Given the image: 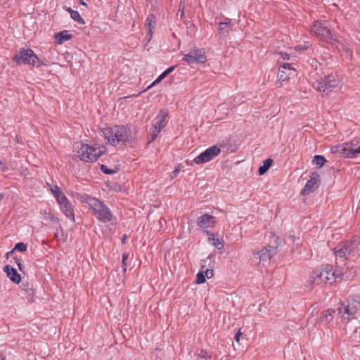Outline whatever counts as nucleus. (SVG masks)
<instances>
[{"mask_svg": "<svg viewBox=\"0 0 360 360\" xmlns=\"http://www.w3.org/2000/svg\"><path fill=\"white\" fill-rule=\"evenodd\" d=\"M1 199H2V197H1V196H0V201L1 200Z\"/></svg>", "mask_w": 360, "mask_h": 360, "instance_id": "nucleus-50", "label": "nucleus"}, {"mask_svg": "<svg viewBox=\"0 0 360 360\" xmlns=\"http://www.w3.org/2000/svg\"><path fill=\"white\" fill-rule=\"evenodd\" d=\"M54 39L58 44H62L72 38V35L67 30H64L54 34Z\"/></svg>", "mask_w": 360, "mask_h": 360, "instance_id": "nucleus-19", "label": "nucleus"}, {"mask_svg": "<svg viewBox=\"0 0 360 360\" xmlns=\"http://www.w3.org/2000/svg\"><path fill=\"white\" fill-rule=\"evenodd\" d=\"M326 162V160L323 155H315L312 160L313 164L319 167H322Z\"/></svg>", "mask_w": 360, "mask_h": 360, "instance_id": "nucleus-26", "label": "nucleus"}, {"mask_svg": "<svg viewBox=\"0 0 360 360\" xmlns=\"http://www.w3.org/2000/svg\"><path fill=\"white\" fill-rule=\"evenodd\" d=\"M306 49V46H301V45H300V46H296L295 47V50H302V49Z\"/></svg>", "mask_w": 360, "mask_h": 360, "instance_id": "nucleus-43", "label": "nucleus"}, {"mask_svg": "<svg viewBox=\"0 0 360 360\" xmlns=\"http://www.w3.org/2000/svg\"><path fill=\"white\" fill-rule=\"evenodd\" d=\"M205 282V276L203 271H200L196 275V283L202 284Z\"/></svg>", "mask_w": 360, "mask_h": 360, "instance_id": "nucleus-30", "label": "nucleus"}, {"mask_svg": "<svg viewBox=\"0 0 360 360\" xmlns=\"http://www.w3.org/2000/svg\"><path fill=\"white\" fill-rule=\"evenodd\" d=\"M155 27H148V31L147 34L148 40L150 41L153 37V33L154 32Z\"/></svg>", "mask_w": 360, "mask_h": 360, "instance_id": "nucleus-36", "label": "nucleus"}, {"mask_svg": "<svg viewBox=\"0 0 360 360\" xmlns=\"http://www.w3.org/2000/svg\"><path fill=\"white\" fill-rule=\"evenodd\" d=\"M333 313L334 311L331 309H328L325 311H323L319 319V323L322 324H327L329 322H330L333 319Z\"/></svg>", "mask_w": 360, "mask_h": 360, "instance_id": "nucleus-21", "label": "nucleus"}, {"mask_svg": "<svg viewBox=\"0 0 360 360\" xmlns=\"http://www.w3.org/2000/svg\"><path fill=\"white\" fill-rule=\"evenodd\" d=\"M339 79L335 75H328L323 80L316 81L314 83V87L319 92L328 94L338 87Z\"/></svg>", "mask_w": 360, "mask_h": 360, "instance_id": "nucleus-10", "label": "nucleus"}, {"mask_svg": "<svg viewBox=\"0 0 360 360\" xmlns=\"http://www.w3.org/2000/svg\"><path fill=\"white\" fill-rule=\"evenodd\" d=\"M337 325L338 327H341V325H340L339 323H337Z\"/></svg>", "mask_w": 360, "mask_h": 360, "instance_id": "nucleus-49", "label": "nucleus"}, {"mask_svg": "<svg viewBox=\"0 0 360 360\" xmlns=\"http://www.w3.org/2000/svg\"><path fill=\"white\" fill-rule=\"evenodd\" d=\"M167 112L165 110H160L158 115L155 118L153 125L157 127L160 130H162L167 124Z\"/></svg>", "mask_w": 360, "mask_h": 360, "instance_id": "nucleus-16", "label": "nucleus"}, {"mask_svg": "<svg viewBox=\"0 0 360 360\" xmlns=\"http://www.w3.org/2000/svg\"><path fill=\"white\" fill-rule=\"evenodd\" d=\"M175 69V66H172L168 68L165 72L168 75L169 73H171Z\"/></svg>", "mask_w": 360, "mask_h": 360, "instance_id": "nucleus-41", "label": "nucleus"}, {"mask_svg": "<svg viewBox=\"0 0 360 360\" xmlns=\"http://www.w3.org/2000/svg\"><path fill=\"white\" fill-rule=\"evenodd\" d=\"M160 131H161V130L159 128L153 125L149 131V134H148L149 142L154 141L157 138V136H158V134H160Z\"/></svg>", "mask_w": 360, "mask_h": 360, "instance_id": "nucleus-25", "label": "nucleus"}, {"mask_svg": "<svg viewBox=\"0 0 360 360\" xmlns=\"http://www.w3.org/2000/svg\"><path fill=\"white\" fill-rule=\"evenodd\" d=\"M332 153L348 158H355L360 154V139L355 138L344 143L333 146Z\"/></svg>", "mask_w": 360, "mask_h": 360, "instance_id": "nucleus-5", "label": "nucleus"}, {"mask_svg": "<svg viewBox=\"0 0 360 360\" xmlns=\"http://www.w3.org/2000/svg\"><path fill=\"white\" fill-rule=\"evenodd\" d=\"M4 271L6 272L8 277L14 283H19L21 281V276L17 270L8 265L4 267Z\"/></svg>", "mask_w": 360, "mask_h": 360, "instance_id": "nucleus-18", "label": "nucleus"}, {"mask_svg": "<svg viewBox=\"0 0 360 360\" xmlns=\"http://www.w3.org/2000/svg\"><path fill=\"white\" fill-rule=\"evenodd\" d=\"M179 171H180V169L179 167L176 168L173 172V174H174L173 177L176 176L178 174V173L179 172Z\"/></svg>", "mask_w": 360, "mask_h": 360, "instance_id": "nucleus-44", "label": "nucleus"}, {"mask_svg": "<svg viewBox=\"0 0 360 360\" xmlns=\"http://www.w3.org/2000/svg\"><path fill=\"white\" fill-rule=\"evenodd\" d=\"M292 72H294V70L290 68L289 64L285 63L281 65V69L278 72L279 79L282 82L287 80L288 77L292 75Z\"/></svg>", "mask_w": 360, "mask_h": 360, "instance_id": "nucleus-20", "label": "nucleus"}, {"mask_svg": "<svg viewBox=\"0 0 360 360\" xmlns=\"http://www.w3.org/2000/svg\"><path fill=\"white\" fill-rule=\"evenodd\" d=\"M229 23H230L229 21L220 22L219 23V30L223 31L225 29V27L229 25Z\"/></svg>", "mask_w": 360, "mask_h": 360, "instance_id": "nucleus-38", "label": "nucleus"}, {"mask_svg": "<svg viewBox=\"0 0 360 360\" xmlns=\"http://www.w3.org/2000/svg\"><path fill=\"white\" fill-rule=\"evenodd\" d=\"M17 250L20 252H25L27 250V245L23 243H18L15 245L13 250L7 253V256L8 257L11 253H13V251Z\"/></svg>", "mask_w": 360, "mask_h": 360, "instance_id": "nucleus-27", "label": "nucleus"}, {"mask_svg": "<svg viewBox=\"0 0 360 360\" xmlns=\"http://www.w3.org/2000/svg\"><path fill=\"white\" fill-rule=\"evenodd\" d=\"M183 60L188 65L194 63H205L207 56L204 49H193L183 57Z\"/></svg>", "mask_w": 360, "mask_h": 360, "instance_id": "nucleus-12", "label": "nucleus"}, {"mask_svg": "<svg viewBox=\"0 0 360 360\" xmlns=\"http://www.w3.org/2000/svg\"><path fill=\"white\" fill-rule=\"evenodd\" d=\"M223 147V144L220 143L207 148L194 158V162L197 165H202L212 160L221 153Z\"/></svg>", "mask_w": 360, "mask_h": 360, "instance_id": "nucleus-9", "label": "nucleus"}, {"mask_svg": "<svg viewBox=\"0 0 360 360\" xmlns=\"http://www.w3.org/2000/svg\"><path fill=\"white\" fill-rule=\"evenodd\" d=\"M129 257V254L127 253H124L123 255H122V269L123 271L125 272L126 271V268H127V260Z\"/></svg>", "mask_w": 360, "mask_h": 360, "instance_id": "nucleus-33", "label": "nucleus"}, {"mask_svg": "<svg viewBox=\"0 0 360 360\" xmlns=\"http://www.w3.org/2000/svg\"><path fill=\"white\" fill-rule=\"evenodd\" d=\"M359 308V302L356 300L349 299L341 304L338 308V319L344 323L349 320L356 314Z\"/></svg>", "mask_w": 360, "mask_h": 360, "instance_id": "nucleus-8", "label": "nucleus"}, {"mask_svg": "<svg viewBox=\"0 0 360 360\" xmlns=\"http://www.w3.org/2000/svg\"><path fill=\"white\" fill-rule=\"evenodd\" d=\"M338 278L342 279V274L340 271L333 270L331 266H327L314 271L309 277L308 283L316 285H331Z\"/></svg>", "mask_w": 360, "mask_h": 360, "instance_id": "nucleus-3", "label": "nucleus"}, {"mask_svg": "<svg viewBox=\"0 0 360 360\" xmlns=\"http://www.w3.org/2000/svg\"><path fill=\"white\" fill-rule=\"evenodd\" d=\"M209 242L218 249H221L223 247L221 240L217 234H210L208 237Z\"/></svg>", "mask_w": 360, "mask_h": 360, "instance_id": "nucleus-22", "label": "nucleus"}, {"mask_svg": "<svg viewBox=\"0 0 360 360\" xmlns=\"http://www.w3.org/2000/svg\"><path fill=\"white\" fill-rule=\"evenodd\" d=\"M311 31L324 39H329L331 37L330 30L321 22H316L312 27Z\"/></svg>", "mask_w": 360, "mask_h": 360, "instance_id": "nucleus-15", "label": "nucleus"}, {"mask_svg": "<svg viewBox=\"0 0 360 360\" xmlns=\"http://www.w3.org/2000/svg\"><path fill=\"white\" fill-rule=\"evenodd\" d=\"M205 276L207 278H210L213 276L214 272L212 269H206L205 271H203Z\"/></svg>", "mask_w": 360, "mask_h": 360, "instance_id": "nucleus-35", "label": "nucleus"}, {"mask_svg": "<svg viewBox=\"0 0 360 360\" xmlns=\"http://www.w3.org/2000/svg\"><path fill=\"white\" fill-rule=\"evenodd\" d=\"M76 198L82 204H86L96 218L103 223L115 221V217L110 210L101 200L86 193H77Z\"/></svg>", "mask_w": 360, "mask_h": 360, "instance_id": "nucleus-1", "label": "nucleus"}, {"mask_svg": "<svg viewBox=\"0 0 360 360\" xmlns=\"http://www.w3.org/2000/svg\"><path fill=\"white\" fill-rule=\"evenodd\" d=\"M241 335H242V332L240 331V330H239L236 333V335H235V338H235V340H236L237 342H239V341H240V336H241Z\"/></svg>", "mask_w": 360, "mask_h": 360, "instance_id": "nucleus-39", "label": "nucleus"}, {"mask_svg": "<svg viewBox=\"0 0 360 360\" xmlns=\"http://www.w3.org/2000/svg\"><path fill=\"white\" fill-rule=\"evenodd\" d=\"M43 219L46 221H50L52 222L58 221V219L51 213L50 210L44 212Z\"/></svg>", "mask_w": 360, "mask_h": 360, "instance_id": "nucleus-28", "label": "nucleus"}, {"mask_svg": "<svg viewBox=\"0 0 360 360\" xmlns=\"http://www.w3.org/2000/svg\"><path fill=\"white\" fill-rule=\"evenodd\" d=\"M75 149L76 156L86 162H95L103 155L105 150L103 146L97 143H77Z\"/></svg>", "mask_w": 360, "mask_h": 360, "instance_id": "nucleus-4", "label": "nucleus"}, {"mask_svg": "<svg viewBox=\"0 0 360 360\" xmlns=\"http://www.w3.org/2000/svg\"><path fill=\"white\" fill-rule=\"evenodd\" d=\"M79 3L83 5V6H85L86 7L87 6L86 4L84 2V0H79Z\"/></svg>", "mask_w": 360, "mask_h": 360, "instance_id": "nucleus-47", "label": "nucleus"}, {"mask_svg": "<svg viewBox=\"0 0 360 360\" xmlns=\"http://www.w3.org/2000/svg\"><path fill=\"white\" fill-rule=\"evenodd\" d=\"M281 54L282 56L283 59H284V60H288L290 58L288 53H281Z\"/></svg>", "mask_w": 360, "mask_h": 360, "instance_id": "nucleus-42", "label": "nucleus"}, {"mask_svg": "<svg viewBox=\"0 0 360 360\" xmlns=\"http://www.w3.org/2000/svg\"><path fill=\"white\" fill-rule=\"evenodd\" d=\"M175 69V66H172L168 68L165 72L168 75L169 73H171Z\"/></svg>", "mask_w": 360, "mask_h": 360, "instance_id": "nucleus-40", "label": "nucleus"}, {"mask_svg": "<svg viewBox=\"0 0 360 360\" xmlns=\"http://www.w3.org/2000/svg\"><path fill=\"white\" fill-rule=\"evenodd\" d=\"M13 60L17 64L32 65L36 67L41 65H46V63L41 60L32 49H22L18 51L14 56Z\"/></svg>", "mask_w": 360, "mask_h": 360, "instance_id": "nucleus-7", "label": "nucleus"}, {"mask_svg": "<svg viewBox=\"0 0 360 360\" xmlns=\"http://www.w3.org/2000/svg\"><path fill=\"white\" fill-rule=\"evenodd\" d=\"M0 169L3 170V171L4 170V165L1 160H0Z\"/></svg>", "mask_w": 360, "mask_h": 360, "instance_id": "nucleus-46", "label": "nucleus"}, {"mask_svg": "<svg viewBox=\"0 0 360 360\" xmlns=\"http://www.w3.org/2000/svg\"><path fill=\"white\" fill-rule=\"evenodd\" d=\"M214 224V219L211 215L204 214L198 219V225L202 228L211 227Z\"/></svg>", "mask_w": 360, "mask_h": 360, "instance_id": "nucleus-17", "label": "nucleus"}, {"mask_svg": "<svg viewBox=\"0 0 360 360\" xmlns=\"http://www.w3.org/2000/svg\"><path fill=\"white\" fill-rule=\"evenodd\" d=\"M16 263H17L20 270H22V264L18 259H17Z\"/></svg>", "mask_w": 360, "mask_h": 360, "instance_id": "nucleus-45", "label": "nucleus"}, {"mask_svg": "<svg viewBox=\"0 0 360 360\" xmlns=\"http://www.w3.org/2000/svg\"><path fill=\"white\" fill-rule=\"evenodd\" d=\"M320 176L316 172H313L310 175V179L307 181L304 188L302 190V195H308L312 193L319 186Z\"/></svg>", "mask_w": 360, "mask_h": 360, "instance_id": "nucleus-13", "label": "nucleus"}, {"mask_svg": "<svg viewBox=\"0 0 360 360\" xmlns=\"http://www.w3.org/2000/svg\"><path fill=\"white\" fill-rule=\"evenodd\" d=\"M274 250L273 247L264 248L262 250L254 252V257L259 263L265 264L268 263L271 257V252Z\"/></svg>", "mask_w": 360, "mask_h": 360, "instance_id": "nucleus-14", "label": "nucleus"}, {"mask_svg": "<svg viewBox=\"0 0 360 360\" xmlns=\"http://www.w3.org/2000/svg\"><path fill=\"white\" fill-rule=\"evenodd\" d=\"M271 164H272L271 159H266V160H264L263 162V165L259 167V170H258L259 174L260 175L264 174L267 172V170L270 168V167L271 166Z\"/></svg>", "mask_w": 360, "mask_h": 360, "instance_id": "nucleus-24", "label": "nucleus"}, {"mask_svg": "<svg viewBox=\"0 0 360 360\" xmlns=\"http://www.w3.org/2000/svg\"><path fill=\"white\" fill-rule=\"evenodd\" d=\"M101 170L105 174H113V173H115V172H116L115 170H112V169H109L105 165H102L101 166Z\"/></svg>", "mask_w": 360, "mask_h": 360, "instance_id": "nucleus-34", "label": "nucleus"}, {"mask_svg": "<svg viewBox=\"0 0 360 360\" xmlns=\"http://www.w3.org/2000/svg\"><path fill=\"white\" fill-rule=\"evenodd\" d=\"M47 186L50 188V191L56 198V200L60 207V210L68 219L74 221V210L70 201L67 198L65 195L58 186L50 185L49 184H47Z\"/></svg>", "mask_w": 360, "mask_h": 360, "instance_id": "nucleus-6", "label": "nucleus"}, {"mask_svg": "<svg viewBox=\"0 0 360 360\" xmlns=\"http://www.w3.org/2000/svg\"><path fill=\"white\" fill-rule=\"evenodd\" d=\"M155 16L154 15H149L146 20V25L148 27H155Z\"/></svg>", "mask_w": 360, "mask_h": 360, "instance_id": "nucleus-29", "label": "nucleus"}, {"mask_svg": "<svg viewBox=\"0 0 360 360\" xmlns=\"http://www.w3.org/2000/svg\"><path fill=\"white\" fill-rule=\"evenodd\" d=\"M104 135L109 143L117 146L119 143L122 145H131L135 139L136 130L129 126H115L105 129Z\"/></svg>", "mask_w": 360, "mask_h": 360, "instance_id": "nucleus-2", "label": "nucleus"}, {"mask_svg": "<svg viewBox=\"0 0 360 360\" xmlns=\"http://www.w3.org/2000/svg\"><path fill=\"white\" fill-rule=\"evenodd\" d=\"M167 76V73L164 71L160 75H159V77L151 84V85L148 88H150L151 86L160 83Z\"/></svg>", "mask_w": 360, "mask_h": 360, "instance_id": "nucleus-32", "label": "nucleus"}, {"mask_svg": "<svg viewBox=\"0 0 360 360\" xmlns=\"http://www.w3.org/2000/svg\"><path fill=\"white\" fill-rule=\"evenodd\" d=\"M126 239H127V236H124L123 238H122V242L124 243Z\"/></svg>", "mask_w": 360, "mask_h": 360, "instance_id": "nucleus-48", "label": "nucleus"}, {"mask_svg": "<svg viewBox=\"0 0 360 360\" xmlns=\"http://www.w3.org/2000/svg\"><path fill=\"white\" fill-rule=\"evenodd\" d=\"M67 11L70 13L71 18L79 24L84 25V20L81 17L78 11H74L70 8H67Z\"/></svg>", "mask_w": 360, "mask_h": 360, "instance_id": "nucleus-23", "label": "nucleus"}, {"mask_svg": "<svg viewBox=\"0 0 360 360\" xmlns=\"http://www.w3.org/2000/svg\"><path fill=\"white\" fill-rule=\"evenodd\" d=\"M360 238H354L351 241L342 243L335 248L336 257L346 258L354 252V250L359 245Z\"/></svg>", "mask_w": 360, "mask_h": 360, "instance_id": "nucleus-11", "label": "nucleus"}, {"mask_svg": "<svg viewBox=\"0 0 360 360\" xmlns=\"http://www.w3.org/2000/svg\"><path fill=\"white\" fill-rule=\"evenodd\" d=\"M184 4L183 3H181L180 5H179V11H178V13H177V15H180L181 18H183L184 16Z\"/></svg>", "mask_w": 360, "mask_h": 360, "instance_id": "nucleus-37", "label": "nucleus"}, {"mask_svg": "<svg viewBox=\"0 0 360 360\" xmlns=\"http://www.w3.org/2000/svg\"><path fill=\"white\" fill-rule=\"evenodd\" d=\"M167 76V73L164 71L160 75H159V77L151 84V85L148 88H150L151 86L160 83Z\"/></svg>", "mask_w": 360, "mask_h": 360, "instance_id": "nucleus-31", "label": "nucleus"}]
</instances>
